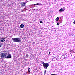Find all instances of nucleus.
Instances as JSON below:
<instances>
[{"label": "nucleus", "instance_id": "4be33fe9", "mask_svg": "<svg viewBox=\"0 0 75 75\" xmlns=\"http://www.w3.org/2000/svg\"><path fill=\"white\" fill-rule=\"evenodd\" d=\"M26 55H27V56H28V54H27Z\"/></svg>", "mask_w": 75, "mask_h": 75}, {"label": "nucleus", "instance_id": "6e6552de", "mask_svg": "<svg viewBox=\"0 0 75 75\" xmlns=\"http://www.w3.org/2000/svg\"><path fill=\"white\" fill-rule=\"evenodd\" d=\"M24 25L22 24L20 25V27L21 28H23V27H24Z\"/></svg>", "mask_w": 75, "mask_h": 75}, {"label": "nucleus", "instance_id": "9d476101", "mask_svg": "<svg viewBox=\"0 0 75 75\" xmlns=\"http://www.w3.org/2000/svg\"><path fill=\"white\" fill-rule=\"evenodd\" d=\"M40 3H37V4H34V5L35 6V5H40Z\"/></svg>", "mask_w": 75, "mask_h": 75}, {"label": "nucleus", "instance_id": "ddd939ff", "mask_svg": "<svg viewBox=\"0 0 75 75\" xmlns=\"http://www.w3.org/2000/svg\"><path fill=\"white\" fill-rule=\"evenodd\" d=\"M41 62L42 63V64L43 65H44V64H45V63H44V62L42 61H41Z\"/></svg>", "mask_w": 75, "mask_h": 75}, {"label": "nucleus", "instance_id": "6ab92c4d", "mask_svg": "<svg viewBox=\"0 0 75 75\" xmlns=\"http://www.w3.org/2000/svg\"><path fill=\"white\" fill-rule=\"evenodd\" d=\"M57 25H59V24L58 23H57Z\"/></svg>", "mask_w": 75, "mask_h": 75}, {"label": "nucleus", "instance_id": "f257e3e1", "mask_svg": "<svg viewBox=\"0 0 75 75\" xmlns=\"http://www.w3.org/2000/svg\"><path fill=\"white\" fill-rule=\"evenodd\" d=\"M3 53H1V57L2 58H6V55H7V54H9L8 51H4Z\"/></svg>", "mask_w": 75, "mask_h": 75}, {"label": "nucleus", "instance_id": "9b49d317", "mask_svg": "<svg viewBox=\"0 0 75 75\" xmlns=\"http://www.w3.org/2000/svg\"><path fill=\"white\" fill-rule=\"evenodd\" d=\"M59 20V18L57 17L56 18V21H58Z\"/></svg>", "mask_w": 75, "mask_h": 75}, {"label": "nucleus", "instance_id": "dca6fc26", "mask_svg": "<svg viewBox=\"0 0 75 75\" xmlns=\"http://www.w3.org/2000/svg\"><path fill=\"white\" fill-rule=\"evenodd\" d=\"M46 72H47V71L45 70L44 71V75H45V73H46Z\"/></svg>", "mask_w": 75, "mask_h": 75}, {"label": "nucleus", "instance_id": "20e7f679", "mask_svg": "<svg viewBox=\"0 0 75 75\" xmlns=\"http://www.w3.org/2000/svg\"><path fill=\"white\" fill-rule=\"evenodd\" d=\"M12 57L11 55L10 54H9L8 55H6V58H11Z\"/></svg>", "mask_w": 75, "mask_h": 75}, {"label": "nucleus", "instance_id": "4468645a", "mask_svg": "<svg viewBox=\"0 0 75 75\" xmlns=\"http://www.w3.org/2000/svg\"><path fill=\"white\" fill-rule=\"evenodd\" d=\"M62 10L63 11H64V10H65V8H62Z\"/></svg>", "mask_w": 75, "mask_h": 75}, {"label": "nucleus", "instance_id": "412c9836", "mask_svg": "<svg viewBox=\"0 0 75 75\" xmlns=\"http://www.w3.org/2000/svg\"><path fill=\"white\" fill-rule=\"evenodd\" d=\"M1 46H2V45H1L0 44V47H1Z\"/></svg>", "mask_w": 75, "mask_h": 75}, {"label": "nucleus", "instance_id": "f8f14e48", "mask_svg": "<svg viewBox=\"0 0 75 75\" xmlns=\"http://www.w3.org/2000/svg\"><path fill=\"white\" fill-rule=\"evenodd\" d=\"M59 11H60V12H62V11H63L62 10V8L59 10Z\"/></svg>", "mask_w": 75, "mask_h": 75}, {"label": "nucleus", "instance_id": "0eeeda50", "mask_svg": "<svg viewBox=\"0 0 75 75\" xmlns=\"http://www.w3.org/2000/svg\"><path fill=\"white\" fill-rule=\"evenodd\" d=\"M21 5L22 7H24L25 5V3L24 2L21 3Z\"/></svg>", "mask_w": 75, "mask_h": 75}, {"label": "nucleus", "instance_id": "2eb2a0df", "mask_svg": "<svg viewBox=\"0 0 75 75\" xmlns=\"http://www.w3.org/2000/svg\"><path fill=\"white\" fill-rule=\"evenodd\" d=\"M62 10L63 11H64V10H65V8H62Z\"/></svg>", "mask_w": 75, "mask_h": 75}, {"label": "nucleus", "instance_id": "39448f33", "mask_svg": "<svg viewBox=\"0 0 75 75\" xmlns=\"http://www.w3.org/2000/svg\"><path fill=\"white\" fill-rule=\"evenodd\" d=\"M5 40H6V39L4 38H1V42H4Z\"/></svg>", "mask_w": 75, "mask_h": 75}, {"label": "nucleus", "instance_id": "1a4fd4ad", "mask_svg": "<svg viewBox=\"0 0 75 75\" xmlns=\"http://www.w3.org/2000/svg\"><path fill=\"white\" fill-rule=\"evenodd\" d=\"M28 71L29 72H30V71H31V69H30V68L28 67Z\"/></svg>", "mask_w": 75, "mask_h": 75}, {"label": "nucleus", "instance_id": "a211bd4d", "mask_svg": "<svg viewBox=\"0 0 75 75\" xmlns=\"http://www.w3.org/2000/svg\"><path fill=\"white\" fill-rule=\"evenodd\" d=\"M40 22L41 23H42V24H43V22L42 21H40Z\"/></svg>", "mask_w": 75, "mask_h": 75}, {"label": "nucleus", "instance_id": "7ed1b4c3", "mask_svg": "<svg viewBox=\"0 0 75 75\" xmlns=\"http://www.w3.org/2000/svg\"><path fill=\"white\" fill-rule=\"evenodd\" d=\"M43 67H44V68H45V69H47V67H48L49 66V64H48V63H45L43 64Z\"/></svg>", "mask_w": 75, "mask_h": 75}, {"label": "nucleus", "instance_id": "aec40b11", "mask_svg": "<svg viewBox=\"0 0 75 75\" xmlns=\"http://www.w3.org/2000/svg\"><path fill=\"white\" fill-rule=\"evenodd\" d=\"M50 54H51V52H49V55H50Z\"/></svg>", "mask_w": 75, "mask_h": 75}, {"label": "nucleus", "instance_id": "423d86ee", "mask_svg": "<svg viewBox=\"0 0 75 75\" xmlns=\"http://www.w3.org/2000/svg\"><path fill=\"white\" fill-rule=\"evenodd\" d=\"M65 56L64 55H63L61 57L60 59L62 60L64 59H65Z\"/></svg>", "mask_w": 75, "mask_h": 75}, {"label": "nucleus", "instance_id": "f03ea898", "mask_svg": "<svg viewBox=\"0 0 75 75\" xmlns=\"http://www.w3.org/2000/svg\"><path fill=\"white\" fill-rule=\"evenodd\" d=\"M12 40L15 42H20V41H21V39L19 38H12Z\"/></svg>", "mask_w": 75, "mask_h": 75}, {"label": "nucleus", "instance_id": "f3484780", "mask_svg": "<svg viewBox=\"0 0 75 75\" xmlns=\"http://www.w3.org/2000/svg\"><path fill=\"white\" fill-rule=\"evenodd\" d=\"M73 24H75V20L73 22Z\"/></svg>", "mask_w": 75, "mask_h": 75}]
</instances>
